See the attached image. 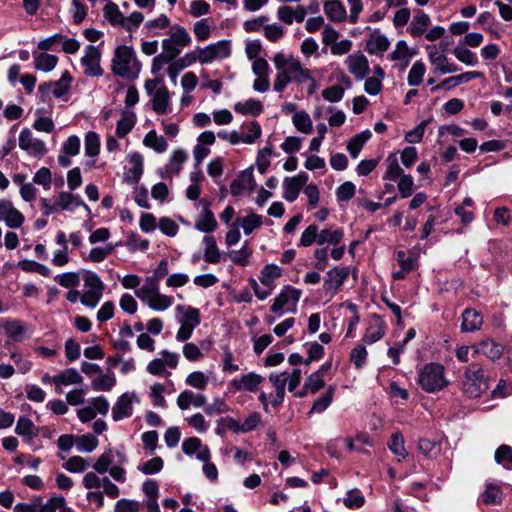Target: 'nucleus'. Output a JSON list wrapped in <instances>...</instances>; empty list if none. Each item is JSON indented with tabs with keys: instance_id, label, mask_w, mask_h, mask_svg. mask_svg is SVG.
Returning <instances> with one entry per match:
<instances>
[{
	"instance_id": "1",
	"label": "nucleus",
	"mask_w": 512,
	"mask_h": 512,
	"mask_svg": "<svg viewBox=\"0 0 512 512\" xmlns=\"http://www.w3.org/2000/svg\"><path fill=\"white\" fill-rule=\"evenodd\" d=\"M273 63L278 70L273 84L276 92H283L289 83L303 84L311 79L310 71L293 56L278 52L273 57Z\"/></svg>"
},
{
	"instance_id": "2",
	"label": "nucleus",
	"mask_w": 512,
	"mask_h": 512,
	"mask_svg": "<svg viewBox=\"0 0 512 512\" xmlns=\"http://www.w3.org/2000/svg\"><path fill=\"white\" fill-rule=\"evenodd\" d=\"M111 70L121 78L137 79L141 71V63L137 59L134 49L126 45L116 47L111 61Z\"/></svg>"
},
{
	"instance_id": "3",
	"label": "nucleus",
	"mask_w": 512,
	"mask_h": 512,
	"mask_svg": "<svg viewBox=\"0 0 512 512\" xmlns=\"http://www.w3.org/2000/svg\"><path fill=\"white\" fill-rule=\"evenodd\" d=\"M448 383L444 376V367L440 364L429 363L420 370L418 375V384L428 393L440 391Z\"/></svg>"
},
{
	"instance_id": "4",
	"label": "nucleus",
	"mask_w": 512,
	"mask_h": 512,
	"mask_svg": "<svg viewBox=\"0 0 512 512\" xmlns=\"http://www.w3.org/2000/svg\"><path fill=\"white\" fill-rule=\"evenodd\" d=\"M488 389L484 370L476 365L469 366L464 374L462 391L470 398L480 397Z\"/></svg>"
},
{
	"instance_id": "5",
	"label": "nucleus",
	"mask_w": 512,
	"mask_h": 512,
	"mask_svg": "<svg viewBox=\"0 0 512 512\" xmlns=\"http://www.w3.org/2000/svg\"><path fill=\"white\" fill-rule=\"evenodd\" d=\"M190 43L191 37L186 29L180 25H174L169 30V37L162 40V52L174 60Z\"/></svg>"
},
{
	"instance_id": "6",
	"label": "nucleus",
	"mask_w": 512,
	"mask_h": 512,
	"mask_svg": "<svg viewBox=\"0 0 512 512\" xmlns=\"http://www.w3.org/2000/svg\"><path fill=\"white\" fill-rule=\"evenodd\" d=\"M301 297V291L286 285L283 287L281 292L274 298L271 305V311L278 317L283 316L286 313H296L297 305Z\"/></svg>"
},
{
	"instance_id": "7",
	"label": "nucleus",
	"mask_w": 512,
	"mask_h": 512,
	"mask_svg": "<svg viewBox=\"0 0 512 512\" xmlns=\"http://www.w3.org/2000/svg\"><path fill=\"white\" fill-rule=\"evenodd\" d=\"M104 288V283L96 273L86 271L80 302L87 307L95 308L102 298Z\"/></svg>"
},
{
	"instance_id": "8",
	"label": "nucleus",
	"mask_w": 512,
	"mask_h": 512,
	"mask_svg": "<svg viewBox=\"0 0 512 512\" xmlns=\"http://www.w3.org/2000/svg\"><path fill=\"white\" fill-rule=\"evenodd\" d=\"M18 146L27 155L37 159L42 158L48 152L46 143L36 137L27 127L23 128L19 133Z\"/></svg>"
},
{
	"instance_id": "9",
	"label": "nucleus",
	"mask_w": 512,
	"mask_h": 512,
	"mask_svg": "<svg viewBox=\"0 0 512 512\" xmlns=\"http://www.w3.org/2000/svg\"><path fill=\"white\" fill-rule=\"evenodd\" d=\"M101 52L93 46L88 45L84 50V55L81 57L80 63L83 67V72L89 77H100L104 71L100 65Z\"/></svg>"
},
{
	"instance_id": "10",
	"label": "nucleus",
	"mask_w": 512,
	"mask_h": 512,
	"mask_svg": "<svg viewBox=\"0 0 512 512\" xmlns=\"http://www.w3.org/2000/svg\"><path fill=\"white\" fill-rule=\"evenodd\" d=\"M139 397L135 392H125L121 394L112 407V418L114 421H120L129 418L133 414V404L139 403Z\"/></svg>"
},
{
	"instance_id": "11",
	"label": "nucleus",
	"mask_w": 512,
	"mask_h": 512,
	"mask_svg": "<svg viewBox=\"0 0 512 512\" xmlns=\"http://www.w3.org/2000/svg\"><path fill=\"white\" fill-rule=\"evenodd\" d=\"M231 54V43L229 40H220L200 48V63L208 64L215 60H222Z\"/></svg>"
},
{
	"instance_id": "12",
	"label": "nucleus",
	"mask_w": 512,
	"mask_h": 512,
	"mask_svg": "<svg viewBox=\"0 0 512 512\" xmlns=\"http://www.w3.org/2000/svg\"><path fill=\"white\" fill-rule=\"evenodd\" d=\"M116 463L120 465H125L127 463L125 453L121 450L108 448L98 457L92 467L98 474H105L108 472L109 468Z\"/></svg>"
},
{
	"instance_id": "13",
	"label": "nucleus",
	"mask_w": 512,
	"mask_h": 512,
	"mask_svg": "<svg viewBox=\"0 0 512 512\" xmlns=\"http://www.w3.org/2000/svg\"><path fill=\"white\" fill-rule=\"evenodd\" d=\"M350 274L348 267H334L330 269L323 283V290L326 294L333 297L344 284Z\"/></svg>"
},
{
	"instance_id": "14",
	"label": "nucleus",
	"mask_w": 512,
	"mask_h": 512,
	"mask_svg": "<svg viewBox=\"0 0 512 512\" xmlns=\"http://www.w3.org/2000/svg\"><path fill=\"white\" fill-rule=\"evenodd\" d=\"M344 63L357 80H363L370 72L368 58L360 51L348 55Z\"/></svg>"
},
{
	"instance_id": "15",
	"label": "nucleus",
	"mask_w": 512,
	"mask_h": 512,
	"mask_svg": "<svg viewBox=\"0 0 512 512\" xmlns=\"http://www.w3.org/2000/svg\"><path fill=\"white\" fill-rule=\"evenodd\" d=\"M24 215L14 207L13 203L6 199L0 200V221L9 228L17 229L24 222Z\"/></svg>"
},
{
	"instance_id": "16",
	"label": "nucleus",
	"mask_w": 512,
	"mask_h": 512,
	"mask_svg": "<svg viewBox=\"0 0 512 512\" xmlns=\"http://www.w3.org/2000/svg\"><path fill=\"white\" fill-rule=\"evenodd\" d=\"M263 381L264 377L261 375L255 372H249L242 375L241 377L233 378L229 382L228 386L230 389L235 391L255 392L258 390Z\"/></svg>"
},
{
	"instance_id": "17",
	"label": "nucleus",
	"mask_w": 512,
	"mask_h": 512,
	"mask_svg": "<svg viewBox=\"0 0 512 512\" xmlns=\"http://www.w3.org/2000/svg\"><path fill=\"white\" fill-rule=\"evenodd\" d=\"M72 77L68 71H65L58 81L46 82L39 86L42 95L52 94L56 98L64 96L70 89Z\"/></svg>"
},
{
	"instance_id": "18",
	"label": "nucleus",
	"mask_w": 512,
	"mask_h": 512,
	"mask_svg": "<svg viewBox=\"0 0 512 512\" xmlns=\"http://www.w3.org/2000/svg\"><path fill=\"white\" fill-rule=\"evenodd\" d=\"M308 175L304 172L299 173L294 177H286L283 181V197L288 202H293L297 199L301 188L306 185Z\"/></svg>"
},
{
	"instance_id": "19",
	"label": "nucleus",
	"mask_w": 512,
	"mask_h": 512,
	"mask_svg": "<svg viewBox=\"0 0 512 512\" xmlns=\"http://www.w3.org/2000/svg\"><path fill=\"white\" fill-rule=\"evenodd\" d=\"M0 329L14 341H21L29 337L28 325L19 320L0 319Z\"/></svg>"
},
{
	"instance_id": "20",
	"label": "nucleus",
	"mask_w": 512,
	"mask_h": 512,
	"mask_svg": "<svg viewBox=\"0 0 512 512\" xmlns=\"http://www.w3.org/2000/svg\"><path fill=\"white\" fill-rule=\"evenodd\" d=\"M389 46L390 41L378 29L373 30L366 41V50L371 55H383V53L388 50Z\"/></svg>"
},
{
	"instance_id": "21",
	"label": "nucleus",
	"mask_w": 512,
	"mask_h": 512,
	"mask_svg": "<svg viewBox=\"0 0 512 512\" xmlns=\"http://www.w3.org/2000/svg\"><path fill=\"white\" fill-rule=\"evenodd\" d=\"M188 156L185 150L176 149L171 153L169 162L165 166V168L161 171V177L167 178L172 175H177L181 169L183 164L186 162Z\"/></svg>"
},
{
	"instance_id": "22",
	"label": "nucleus",
	"mask_w": 512,
	"mask_h": 512,
	"mask_svg": "<svg viewBox=\"0 0 512 512\" xmlns=\"http://www.w3.org/2000/svg\"><path fill=\"white\" fill-rule=\"evenodd\" d=\"M474 354H482L491 360H497L503 353V346L492 339H485L472 347Z\"/></svg>"
},
{
	"instance_id": "23",
	"label": "nucleus",
	"mask_w": 512,
	"mask_h": 512,
	"mask_svg": "<svg viewBox=\"0 0 512 512\" xmlns=\"http://www.w3.org/2000/svg\"><path fill=\"white\" fill-rule=\"evenodd\" d=\"M385 334V322L377 315H373L369 321L364 335V341L373 344L380 340Z\"/></svg>"
},
{
	"instance_id": "24",
	"label": "nucleus",
	"mask_w": 512,
	"mask_h": 512,
	"mask_svg": "<svg viewBox=\"0 0 512 512\" xmlns=\"http://www.w3.org/2000/svg\"><path fill=\"white\" fill-rule=\"evenodd\" d=\"M175 311L177 312V321L180 324L192 325L194 327L200 325L201 318L198 309L192 306L177 305Z\"/></svg>"
},
{
	"instance_id": "25",
	"label": "nucleus",
	"mask_w": 512,
	"mask_h": 512,
	"mask_svg": "<svg viewBox=\"0 0 512 512\" xmlns=\"http://www.w3.org/2000/svg\"><path fill=\"white\" fill-rule=\"evenodd\" d=\"M256 186L255 179L252 172L244 171L237 179L230 185V193L233 196H239L244 191H252Z\"/></svg>"
},
{
	"instance_id": "26",
	"label": "nucleus",
	"mask_w": 512,
	"mask_h": 512,
	"mask_svg": "<svg viewBox=\"0 0 512 512\" xmlns=\"http://www.w3.org/2000/svg\"><path fill=\"white\" fill-rule=\"evenodd\" d=\"M56 204L61 210L71 212L77 207L82 206L88 213H90V208L82 201V199L69 192H61L56 199Z\"/></svg>"
},
{
	"instance_id": "27",
	"label": "nucleus",
	"mask_w": 512,
	"mask_h": 512,
	"mask_svg": "<svg viewBox=\"0 0 512 512\" xmlns=\"http://www.w3.org/2000/svg\"><path fill=\"white\" fill-rule=\"evenodd\" d=\"M207 398L203 394H195L190 390L182 391L177 397V405L181 410L188 409L191 405L196 408L203 407Z\"/></svg>"
},
{
	"instance_id": "28",
	"label": "nucleus",
	"mask_w": 512,
	"mask_h": 512,
	"mask_svg": "<svg viewBox=\"0 0 512 512\" xmlns=\"http://www.w3.org/2000/svg\"><path fill=\"white\" fill-rule=\"evenodd\" d=\"M152 108L159 114H166L170 104L169 91L165 86H160L151 96Z\"/></svg>"
},
{
	"instance_id": "29",
	"label": "nucleus",
	"mask_w": 512,
	"mask_h": 512,
	"mask_svg": "<svg viewBox=\"0 0 512 512\" xmlns=\"http://www.w3.org/2000/svg\"><path fill=\"white\" fill-rule=\"evenodd\" d=\"M483 318L479 312L474 309H466L462 313L461 330L463 332H474L481 328Z\"/></svg>"
},
{
	"instance_id": "30",
	"label": "nucleus",
	"mask_w": 512,
	"mask_h": 512,
	"mask_svg": "<svg viewBox=\"0 0 512 512\" xmlns=\"http://www.w3.org/2000/svg\"><path fill=\"white\" fill-rule=\"evenodd\" d=\"M159 283L155 281V278H146L145 282L141 287L135 291L136 297H138L146 305L159 293Z\"/></svg>"
},
{
	"instance_id": "31",
	"label": "nucleus",
	"mask_w": 512,
	"mask_h": 512,
	"mask_svg": "<svg viewBox=\"0 0 512 512\" xmlns=\"http://www.w3.org/2000/svg\"><path fill=\"white\" fill-rule=\"evenodd\" d=\"M502 498V488L500 485L493 482H487L483 493L480 495L481 501L486 505H499Z\"/></svg>"
},
{
	"instance_id": "32",
	"label": "nucleus",
	"mask_w": 512,
	"mask_h": 512,
	"mask_svg": "<svg viewBox=\"0 0 512 512\" xmlns=\"http://www.w3.org/2000/svg\"><path fill=\"white\" fill-rule=\"evenodd\" d=\"M430 22L429 15L419 10L410 22L408 31L413 37H419L427 31Z\"/></svg>"
},
{
	"instance_id": "33",
	"label": "nucleus",
	"mask_w": 512,
	"mask_h": 512,
	"mask_svg": "<svg viewBox=\"0 0 512 512\" xmlns=\"http://www.w3.org/2000/svg\"><path fill=\"white\" fill-rule=\"evenodd\" d=\"M83 382V377L75 368H68L62 370L57 374V393H62L63 386L73 384H80Z\"/></svg>"
},
{
	"instance_id": "34",
	"label": "nucleus",
	"mask_w": 512,
	"mask_h": 512,
	"mask_svg": "<svg viewBox=\"0 0 512 512\" xmlns=\"http://www.w3.org/2000/svg\"><path fill=\"white\" fill-rule=\"evenodd\" d=\"M324 12L331 21L336 23L344 21L347 17L346 9L339 0H326Z\"/></svg>"
},
{
	"instance_id": "35",
	"label": "nucleus",
	"mask_w": 512,
	"mask_h": 512,
	"mask_svg": "<svg viewBox=\"0 0 512 512\" xmlns=\"http://www.w3.org/2000/svg\"><path fill=\"white\" fill-rule=\"evenodd\" d=\"M344 233L340 228H325L318 230V245H333L337 246L341 243Z\"/></svg>"
},
{
	"instance_id": "36",
	"label": "nucleus",
	"mask_w": 512,
	"mask_h": 512,
	"mask_svg": "<svg viewBox=\"0 0 512 512\" xmlns=\"http://www.w3.org/2000/svg\"><path fill=\"white\" fill-rule=\"evenodd\" d=\"M234 110L243 115L258 116L263 112L264 107L261 101L250 98L243 102H237L234 105Z\"/></svg>"
},
{
	"instance_id": "37",
	"label": "nucleus",
	"mask_w": 512,
	"mask_h": 512,
	"mask_svg": "<svg viewBox=\"0 0 512 512\" xmlns=\"http://www.w3.org/2000/svg\"><path fill=\"white\" fill-rule=\"evenodd\" d=\"M235 222L239 227H242L246 235H250L254 230L262 226L263 217L254 212H251L245 217H238Z\"/></svg>"
},
{
	"instance_id": "38",
	"label": "nucleus",
	"mask_w": 512,
	"mask_h": 512,
	"mask_svg": "<svg viewBox=\"0 0 512 512\" xmlns=\"http://www.w3.org/2000/svg\"><path fill=\"white\" fill-rule=\"evenodd\" d=\"M336 391V387L334 385H330L325 393L318 397L314 402L309 411V414L318 413L321 414L328 409L333 401V397Z\"/></svg>"
},
{
	"instance_id": "39",
	"label": "nucleus",
	"mask_w": 512,
	"mask_h": 512,
	"mask_svg": "<svg viewBox=\"0 0 512 512\" xmlns=\"http://www.w3.org/2000/svg\"><path fill=\"white\" fill-rule=\"evenodd\" d=\"M195 228L204 233L213 232L217 228V221L211 210L201 211L195 221Z\"/></svg>"
},
{
	"instance_id": "40",
	"label": "nucleus",
	"mask_w": 512,
	"mask_h": 512,
	"mask_svg": "<svg viewBox=\"0 0 512 512\" xmlns=\"http://www.w3.org/2000/svg\"><path fill=\"white\" fill-rule=\"evenodd\" d=\"M205 244L204 249V260L207 263L216 264L221 260V254L217 247L215 237L212 235H206L203 238Z\"/></svg>"
},
{
	"instance_id": "41",
	"label": "nucleus",
	"mask_w": 512,
	"mask_h": 512,
	"mask_svg": "<svg viewBox=\"0 0 512 512\" xmlns=\"http://www.w3.org/2000/svg\"><path fill=\"white\" fill-rule=\"evenodd\" d=\"M143 144L157 153H163L168 148L166 139L163 136L158 135L155 130H151L145 135Z\"/></svg>"
},
{
	"instance_id": "42",
	"label": "nucleus",
	"mask_w": 512,
	"mask_h": 512,
	"mask_svg": "<svg viewBox=\"0 0 512 512\" xmlns=\"http://www.w3.org/2000/svg\"><path fill=\"white\" fill-rule=\"evenodd\" d=\"M131 167L126 172V178L138 182L143 173V158L139 153H132L128 156Z\"/></svg>"
},
{
	"instance_id": "43",
	"label": "nucleus",
	"mask_w": 512,
	"mask_h": 512,
	"mask_svg": "<svg viewBox=\"0 0 512 512\" xmlns=\"http://www.w3.org/2000/svg\"><path fill=\"white\" fill-rule=\"evenodd\" d=\"M282 274L281 268L275 264H268L260 272L259 280L267 288H275L274 280Z\"/></svg>"
},
{
	"instance_id": "44",
	"label": "nucleus",
	"mask_w": 512,
	"mask_h": 512,
	"mask_svg": "<svg viewBox=\"0 0 512 512\" xmlns=\"http://www.w3.org/2000/svg\"><path fill=\"white\" fill-rule=\"evenodd\" d=\"M371 135L372 134L369 130H365L350 139L347 145V150L352 158L355 159L358 157L363 145L370 139Z\"/></svg>"
},
{
	"instance_id": "45",
	"label": "nucleus",
	"mask_w": 512,
	"mask_h": 512,
	"mask_svg": "<svg viewBox=\"0 0 512 512\" xmlns=\"http://www.w3.org/2000/svg\"><path fill=\"white\" fill-rule=\"evenodd\" d=\"M58 63V58L55 55L48 53L34 54V66L36 69L43 72L52 71Z\"/></svg>"
},
{
	"instance_id": "46",
	"label": "nucleus",
	"mask_w": 512,
	"mask_h": 512,
	"mask_svg": "<svg viewBox=\"0 0 512 512\" xmlns=\"http://www.w3.org/2000/svg\"><path fill=\"white\" fill-rule=\"evenodd\" d=\"M136 116L133 112H123L121 119L116 125V135L119 138L125 137L134 127Z\"/></svg>"
},
{
	"instance_id": "47",
	"label": "nucleus",
	"mask_w": 512,
	"mask_h": 512,
	"mask_svg": "<svg viewBox=\"0 0 512 512\" xmlns=\"http://www.w3.org/2000/svg\"><path fill=\"white\" fill-rule=\"evenodd\" d=\"M98 444V439L90 433L81 436H76L75 447L78 452L91 453L97 448Z\"/></svg>"
},
{
	"instance_id": "48",
	"label": "nucleus",
	"mask_w": 512,
	"mask_h": 512,
	"mask_svg": "<svg viewBox=\"0 0 512 512\" xmlns=\"http://www.w3.org/2000/svg\"><path fill=\"white\" fill-rule=\"evenodd\" d=\"M103 12L105 19L112 25H125V17L117 4L108 2L104 7Z\"/></svg>"
},
{
	"instance_id": "49",
	"label": "nucleus",
	"mask_w": 512,
	"mask_h": 512,
	"mask_svg": "<svg viewBox=\"0 0 512 512\" xmlns=\"http://www.w3.org/2000/svg\"><path fill=\"white\" fill-rule=\"evenodd\" d=\"M85 155L96 158L100 151V137L96 132L89 131L84 139Z\"/></svg>"
},
{
	"instance_id": "50",
	"label": "nucleus",
	"mask_w": 512,
	"mask_h": 512,
	"mask_svg": "<svg viewBox=\"0 0 512 512\" xmlns=\"http://www.w3.org/2000/svg\"><path fill=\"white\" fill-rule=\"evenodd\" d=\"M292 122L295 128L305 134L312 132L313 125L309 114L305 111L295 112L292 117Z\"/></svg>"
},
{
	"instance_id": "51",
	"label": "nucleus",
	"mask_w": 512,
	"mask_h": 512,
	"mask_svg": "<svg viewBox=\"0 0 512 512\" xmlns=\"http://www.w3.org/2000/svg\"><path fill=\"white\" fill-rule=\"evenodd\" d=\"M91 384L95 391H110L116 385V377L114 373H101L92 380Z\"/></svg>"
},
{
	"instance_id": "52",
	"label": "nucleus",
	"mask_w": 512,
	"mask_h": 512,
	"mask_svg": "<svg viewBox=\"0 0 512 512\" xmlns=\"http://www.w3.org/2000/svg\"><path fill=\"white\" fill-rule=\"evenodd\" d=\"M388 447L391 452L398 457L399 461L405 459L408 455L404 446V438L399 432L392 434Z\"/></svg>"
},
{
	"instance_id": "53",
	"label": "nucleus",
	"mask_w": 512,
	"mask_h": 512,
	"mask_svg": "<svg viewBox=\"0 0 512 512\" xmlns=\"http://www.w3.org/2000/svg\"><path fill=\"white\" fill-rule=\"evenodd\" d=\"M426 72L425 64L422 61H416L411 69L409 70L408 76H407V82L410 86H419L422 81L423 77Z\"/></svg>"
},
{
	"instance_id": "54",
	"label": "nucleus",
	"mask_w": 512,
	"mask_h": 512,
	"mask_svg": "<svg viewBox=\"0 0 512 512\" xmlns=\"http://www.w3.org/2000/svg\"><path fill=\"white\" fill-rule=\"evenodd\" d=\"M91 465L88 459L81 456H72L64 464L63 468L71 473H82Z\"/></svg>"
},
{
	"instance_id": "55",
	"label": "nucleus",
	"mask_w": 512,
	"mask_h": 512,
	"mask_svg": "<svg viewBox=\"0 0 512 512\" xmlns=\"http://www.w3.org/2000/svg\"><path fill=\"white\" fill-rule=\"evenodd\" d=\"M419 451L427 458H435L441 450L440 443L429 439H420L418 443Z\"/></svg>"
},
{
	"instance_id": "56",
	"label": "nucleus",
	"mask_w": 512,
	"mask_h": 512,
	"mask_svg": "<svg viewBox=\"0 0 512 512\" xmlns=\"http://www.w3.org/2000/svg\"><path fill=\"white\" fill-rule=\"evenodd\" d=\"M174 303V298L162 293H158L147 305L154 311H165Z\"/></svg>"
},
{
	"instance_id": "57",
	"label": "nucleus",
	"mask_w": 512,
	"mask_h": 512,
	"mask_svg": "<svg viewBox=\"0 0 512 512\" xmlns=\"http://www.w3.org/2000/svg\"><path fill=\"white\" fill-rule=\"evenodd\" d=\"M453 53L460 62L468 66H475L478 63L476 54L466 47L458 45L454 48Z\"/></svg>"
},
{
	"instance_id": "58",
	"label": "nucleus",
	"mask_w": 512,
	"mask_h": 512,
	"mask_svg": "<svg viewBox=\"0 0 512 512\" xmlns=\"http://www.w3.org/2000/svg\"><path fill=\"white\" fill-rule=\"evenodd\" d=\"M15 432L21 436L35 437L37 429L33 422L27 417H20L17 421Z\"/></svg>"
},
{
	"instance_id": "59",
	"label": "nucleus",
	"mask_w": 512,
	"mask_h": 512,
	"mask_svg": "<svg viewBox=\"0 0 512 512\" xmlns=\"http://www.w3.org/2000/svg\"><path fill=\"white\" fill-rule=\"evenodd\" d=\"M495 461L506 469H512V448L501 445L495 452Z\"/></svg>"
},
{
	"instance_id": "60",
	"label": "nucleus",
	"mask_w": 512,
	"mask_h": 512,
	"mask_svg": "<svg viewBox=\"0 0 512 512\" xmlns=\"http://www.w3.org/2000/svg\"><path fill=\"white\" fill-rule=\"evenodd\" d=\"M185 383L192 388L204 390L208 385V377L202 371H194L186 377Z\"/></svg>"
},
{
	"instance_id": "61",
	"label": "nucleus",
	"mask_w": 512,
	"mask_h": 512,
	"mask_svg": "<svg viewBox=\"0 0 512 512\" xmlns=\"http://www.w3.org/2000/svg\"><path fill=\"white\" fill-rule=\"evenodd\" d=\"M55 281L64 288H74L80 283V277L77 272H66L55 276Z\"/></svg>"
},
{
	"instance_id": "62",
	"label": "nucleus",
	"mask_w": 512,
	"mask_h": 512,
	"mask_svg": "<svg viewBox=\"0 0 512 512\" xmlns=\"http://www.w3.org/2000/svg\"><path fill=\"white\" fill-rule=\"evenodd\" d=\"M314 243L318 244V227L312 224L302 232L298 246L309 247Z\"/></svg>"
},
{
	"instance_id": "63",
	"label": "nucleus",
	"mask_w": 512,
	"mask_h": 512,
	"mask_svg": "<svg viewBox=\"0 0 512 512\" xmlns=\"http://www.w3.org/2000/svg\"><path fill=\"white\" fill-rule=\"evenodd\" d=\"M324 387V378L320 372H313L307 377L304 383V389L309 393L315 394Z\"/></svg>"
},
{
	"instance_id": "64",
	"label": "nucleus",
	"mask_w": 512,
	"mask_h": 512,
	"mask_svg": "<svg viewBox=\"0 0 512 512\" xmlns=\"http://www.w3.org/2000/svg\"><path fill=\"white\" fill-rule=\"evenodd\" d=\"M365 498L358 489H353L347 492L343 498V504L347 508H360L364 505Z\"/></svg>"
}]
</instances>
